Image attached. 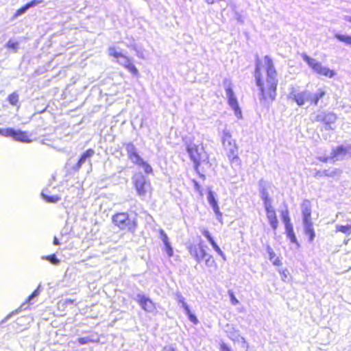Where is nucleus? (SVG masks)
I'll use <instances>...</instances> for the list:
<instances>
[{
	"instance_id": "1",
	"label": "nucleus",
	"mask_w": 351,
	"mask_h": 351,
	"mask_svg": "<svg viewBox=\"0 0 351 351\" xmlns=\"http://www.w3.org/2000/svg\"><path fill=\"white\" fill-rule=\"evenodd\" d=\"M264 64L265 80H263L261 73V61L258 59L256 62L254 77L260 90L259 100L261 102L267 103L275 99L278 80L274 62L268 56L264 57Z\"/></svg>"
},
{
	"instance_id": "2",
	"label": "nucleus",
	"mask_w": 351,
	"mask_h": 351,
	"mask_svg": "<svg viewBox=\"0 0 351 351\" xmlns=\"http://www.w3.org/2000/svg\"><path fill=\"white\" fill-rule=\"evenodd\" d=\"M186 152L189 154L196 170H197L199 165L208 163V157L202 145L190 143L186 145Z\"/></svg>"
},
{
	"instance_id": "3",
	"label": "nucleus",
	"mask_w": 351,
	"mask_h": 351,
	"mask_svg": "<svg viewBox=\"0 0 351 351\" xmlns=\"http://www.w3.org/2000/svg\"><path fill=\"white\" fill-rule=\"evenodd\" d=\"M113 223L121 230H128L134 233L136 229L137 223L136 218H130L127 213H119L112 217Z\"/></svg>"
},
{
	"instance_id": "4",
	"label": "nucleus",
	"mask_w": 351,
	"mask_h": 351,
	"mask_svg": "<svg viewBox=\"0 0 351 351\" xmlns=\"http://www.w3.org/2000/svg\"><path fill=\"white\" fill-rule=\"evenodd\" d=\"M301 56L302 60L307 63L308 66L311 68L315 73L329 78H332L336 75V72L334 70H331L328 67L322 65L321 62L309 57L306 53H302Z\"/></svg>"
},
{
	"instance_id": "5",
	"label": "nucleus",
	"mask_w": 351,
	"mask_h": 351,
	"mask_svg": "<svg viewBox=\"0 0 351 351\" xmlns=\"http://www.w3.org/2000/svg\"><path fill=\"white\" fill-rule=\"evenodd\" d=\"M108 53L110 56L113 57L116 59L117 63L125 67L129 72L132 73L134 75H138V71L136 67L133 64L131 60L116 50L114 47H110L108 49Z\"/></svg>"
},
{
	"instance_id": "6",
	"label": "nucleus",
	"mask_w": 351,
	"mask_h": 351,
	"mask_svg": "<svg viewBox=\"0 0 351 351\" xmlns=\"http://www.w3.org/2000/svg\"><path fill=\"white\" fill-rule=\"evenodd\" d=\"M224 88L226 90V95L228 98V101L229 106L234 110V114L238 119H241V110L239 107V104L237 99V97L234 95V93L232 90V84L226 81L223 83Z\"/></svg>"
},
{
	"instance_id": "7",
	"label": "nucleus",
	"mask_w": 351,
	"mask_h": 351,
	"mask_svg": "<svg viewBox=\"0 0 351 351\" xmlns=\"http://www.w3.org/2000/svg\"><path fill=\"white\" fill-rule=\"evenodd\" d=\"M337 119V116L333 112H321L313 117V121L324 124L325 130H334L332 124Z\"/></svg>"
},
{
	"instance_id": "8",
	"label": "nucleus",
	"mask_w": 351,
	"mask_h": 351,
	"mask_svg": "<svg viewBox=\"0 0 351 351\" xmlns=\"http://www.w3.org/2000/svg\"><path fill=\"white\" fill-rule=\"evenodd\" d=\"M310 91H298L295 87L290 88L288 98L293 100L299 106H303L306 102H309Z\"/></svg>"
},
{
	"instance_id": "9",
	"label": "nucleus",
	"mask_w": 351,
	"mask_h": 351,
	"mask_svg": "<svg viewBox=\"0 0 351 351\" xmlns=\"http://www.w3.org/2000/svg\"><path fill=\"white\" fill-rule=\"evenodd\" d=\"M132 180L138 195L144 197L149 186V184L146 182L145 177L141 173H137L133 176Z\"/></svg>"
},
{
	"instance_id": "10",
	"label": "nucleus",
	"mask_w": 351,
	"mask_h": 351,
	"mask_svg": "<svg viewBox=\"0 0 351 351\" xmlns=\"http://www.w3.org/2000/svg\"><path fill=\"white\" fill-rule=\"evenodd\" d=\"M190 254L195 258L197 263H201L204 261L208 254L206 251V245L199 242L197 245H189L188 247Z\"/></svg>"
},
{
	"instance_id": "11",
	"label": "nucleus",
	"mask_w": 351,
	"mask_h": 351,
	"mask_svg": "<svg viewBox=\"0 0 351 351\" xmlns=\"http://www.w3.org/2000/svg\"><path fill=\"white\" fill-rule=\"evenodd\" d=\"M351 156V145H339L333 149L330 153V158L333 161L341 160L346 156Z\"/></svg>"
},
{
	"instance_id": "12",
	"label": "nucleus",
	"mask_w": 351,
	"mask_h": 351,
	"mask_svg": "<svg viewBox=\"0 0 351 351\" xmlns=\"http://www.w3.org/2000/svg\"><path fill=\"white\" fill-rule=\"evenodd\" d=\"M135 300L138 302L144 311L148 313H152L156 310L154 303L145 295L138 293L137 294Z\"/></svg>"
},
{
	"instance_id": "13",
	"label": "nucleus",
	"mask_w": 351,
	"mask_h": 351,
	"mask_svg": "<svg viewBox=\"0 0 351 351\" xmlns=\"http://www.w3.org/2000/svg\"><path fill=\"white\" fill-rule=\"evenodd\" d=\"M302 224L305 234L309 237V241H313L315 237V233L313 228L311 214L302 217Z\"/></svg>"
},
{
	"instance_id": "14",
	"label": "nucleus",
	"mask_w": 351,
	"mask_h": 351,
	"mask_svg": "<svg viewBox=\"0 0 351 351\" xmlns=\"http://www.w3.org/2000/svg\"><path fill=\"white\" fill-rule=\"evenodd\" d=\"M222 143L225 149H228L229 152L237 151L235 142L232 139L230 132L227 130L223 131Z\"/></svg>"
},
{
	"instance_id": "15",
	"label": "nucleus",
	"mask_w": 351,
	"mask_h": 351,
	"mask_svg": "<svg viewBox=\"0 0 351 351\" xmlns=\"http://www.w3.org/2000/svg\"><path fill=\"white\" fill-rule=\"evenodd\" d=\"M14 141L22 143H31L30 135L27 132L12 128L10 136Z\"/></svg>"
},
{
	"instance_id": "16",
	"label": "nucleus",
	"mask_w": 351,
	"mask_h": 351,
	"mask_svg": "<svg viewBox=\"0 0 351 351\" xmlns=\"http://www.w3.org/2000/svg\"><path fill=\"white\" fill-rule=\"evenodd\" d=\"M125 149L128 158L134 163L141 158L137 152L136 148L132 143H128L125 145Z\"/></svg>"
},
{
	"instance_id": "17",
	"label": "nucleus",
	"mask_w": 351,
	"mask_h": 351,
	"mask_svg": "<svg viewBox=\"0 0 351 351\" xmlns=\"http://www.w3.org/2000/svg\"><path fill=\"white\" fill-rule=\"evenodd\" d=\"M226 332L228 337L234 342H242L245 343V339L240 335L239 331L235 329L232 326H227Z\"/></svg>"
},
{
	"instance_id": "18",
	"label": "nucleus",
	"mask_w": 351,
	"mask_h": 351,
	"mask_svg": "<svg viewBox=\"0 0 351 351\" xmlns=\"http://www.w3.org/2000/svg\"><path fill=\"white\" fill-rule=\"evenodd\" d=\"M95 151L92 149H87L80 157L78 162L75 166V169H79L81 168L83 164L86 162H88L90 166L91 167L90 158L94 155Z\"/></svg>"
},
{
	"instance_id": "19",
	"label": "nucleus",
	"mask_w": 351,
	"mask_h": 351,
	"mask_svg": "<svg viewBox=\"0 0 351 351\" xmlns=\"http://www.w3.org/2000/svg\"><path fill=\"white\" fill-rule=\"evenodd\" d=\"M325 94L326 92L322 88L318 89L317 91L314 93L310 92L309 102L315 106L317 105L319 100L322 98Z\"/></svg>"
},
{
	"instance_id": "20",
	"label": "nucleus",
	"mask_w": 351,
	"mask_h": 351,
	"mask_svg": "<svg viewBox=\"0 0 351 351\" xmlns=\"http://www.w3.org/2000/svg\"><path fill=\"white\" fill-rule=\"evenodd\" d=\"M267 218L271 227L274 230H276L278 225V221L277 219L276 211L270 212L269 213L267 214Z\"/></svg>"
},
{
	"instance_id": "21",
	"label": "nucleus",
	"mask_w": 351,
	"mask_h": 351,
	"mask_svg": "<svg viewBox=\"0 0 351 351\" xmlns=\"http://www.w3.org/2000/svg\"><path fill=\"white\" fill-rule=\"evenodd\" d=\"M302 216L308 215L311 214V204L308 199H305L301 204Z\"/></svg>"
},
{
	"instance_id": "22",
	"label": "nucleus",
	"mask_w": 351,
	"mask_h": 351,
	"mask_svg": "<svg viewBox=\"0 0 351 351\" xmlns=\"http://www.w3.org/2000/svg\"><path fill=\"white\" fill-rule=\"evenodd\" d=\"M267 251L269 254V260L274 265L280 266L282 265V262L278 257H276V254L270 246H267Z\"/></svg>"
},
{
	"instance_id": "23",
	"label": "nucleus",
	"mask_w": 351,
	"mask_h": 351,
	"mask_svg": "<svg viewBox=\"0 0 351 351\" xmlns=\"http://www.w3.org/2000/svg\"><path fill=\"white\" fill-rule=\"evenodd\" d=\"M342 171L339 169H326L322 171V175L326 177H339L341 176Z\"/></svg>"
},
{
	"instance_id": "24",
	"label": "nucleus",
	"mask_w": 351,
	"mask_h": 351,
	"mask_svg": "<svg viewBox=\"0 0 351 351\" xmlns=\"http://www.w3.org/2000/svg\"><path fill=\"white\" fill-rule=\"evenodd\" d=\"M134 164L141 167L144 171L146 173H152L153 169L152 167L147 162H145L142 158L139 159V160H137V162H134Z\"/></svg>"
},
{
	"instance_id": "25",
	"label": "nucleus",
	"mask_w": 351,
	"mask_h": 351,
	"mask_svg": "<svg viewBox=\"0 0 351 351\" xmlns=\"http://www.w3.org/2000/svg\"><path fill=\"white\" fill-rule=\"evenodd\" d=\"M264 183L265 182L263 180H261L260 183H259V185L261 188L260 193H261V199L263 201V204L265 202H271V199L269 197V194L268 191L266 190V189H265V187L263 185Z\"/></svg>"
},
{
	"instance_id": "26",
	"label": "nucleus",
	"mask_w": 351,
	"mask_h": 351,
	"mask_svg": "<svg viewBox=\"0 0 351 351\" xmlns=\"http://www.w3.org/2000/svg\"><path fill=\"white\" fill-rule=\"evenodd\" d=\"M47 191L46 190H44L42 193H41V195L42 197H43V199L47 202H49V203H56L58 202L60 199L61 197L58 195H48L47 193H46Z\"/></svg>"
},
{
	"instance_id": "27",
	"label": "nucleus",
	"mask_w": 351,
	"mask_h": 351,
	"mask_svg": "<svg viewBox=\"0 0 351 351\" xmlns=\"http://www.w3.org/2000/svg\"><path fill=\"white\" fill-rule=\"evenodd\" d=\"M335 228H336V230H335L336 232H340L345 234L347 236H349L351 234L350 227L349 224H348V225L337 224L335 226Z\"/></svg>"
},
{
	"instance_id": "28",
	"label": "nucleus",
	"mask_w": 351,
	"mask_h": 351,
	"mask_svg": "<svg viewBox=\"0 0 351 351\" xmlns=\"http://www.w3.org/2000/svg\"><path fill=\"white\" fill-rule=\"evenodd\" d=\"M228 156L232 165H240V159L237 154V151H234V152H229Z\"/></svg>"
},
{
	"instance_id": "29",
	"label": "nucleus",
	"mask_w": 351,
	"mask_h": 351,
	"mask_svg": "<svg viewBox=\"0 0 351 351\" xmlns=\"http://www.w3.org/2000/svg\"><path fill=\"white\" fill-rule=\"evenodd\" d=\"M335 38L339 41L343 42L347 45L351 46V36L335 34Z\"/></svg>"
},
{
	"instance_id": "30",
	"label": "nucleus",
	"mask_w": 351,
	"mask_h": 351,
	"mask_svg": "<svg viewBox=\"0 0 351 351\" xmlns=\"http://www.w3.org/2000/svg\"><path fill=\"white\" fill-rule=\"evenodd\" d=\"M176 300L179 304H181V306L184 308V311H189V306L187 303L185 302L184 298L181 295L180 293H176Z\"/></svg>"
},
{
	"instance_id": "31",
	"label": "nucleus",
	"mask_w": 351,
	"mask_h": 351,
	"mask_svg": "<svg viewBox=\"0 0 351 351\" xmlns=\"http://www.w3.org/2000/svg\"><path fill=\"white\" fill-rule=\"evenodd\" d=\"M39 287L40 286L27 298V301L21 304V308H25L26 304L39 295Z\"/></svg>"
},
{
	"instance_id": "32",
	"label": "nucleus",
	"mask_w": 351,
	"mask_h": 351,
	"mask_svg": "<svg viewBox=\"0 0 351 351\" xmlns=\"http://www.w3.org/2000/svg\"><path fill=\"white\" fill-rule=\"evenodd\" d=\"M207 199L208 202V204L211 207L215 206L217 204V201L216 200L214 193L212 191H209L208 193Z\"/></svg>"
},
{
	"instance_id": "33",
	"label": "nucleus",
	"mask_w": 351,
	"mask_h": 351,
	"mask_svg": "<svg viewBox=\"0 0 351 351\" xmlns=\"http://www.w3.org/2000/svg\"><path fill=\"white\" fill-rule=\"evenodd\" d=\"M215 251L223 259L226 260V256L223 251L221 250V248L219 247V245L216 243L215 241H212L211 243H210Z\"/></svg>"
},
{
	"instance_id": "34",
	"label": "nucleus",
	"mask_w": 351,
	"mask_h": 351,
	"mask_svg": "<svg viewBox=\"0 0 351 351\" xmlns=\"http://www.w3.org/2000/svg\"><path fill=\"white\" fill-rule=\"evenodd\" d=\"M19 44L18 42L10 40L8 42L6 47L8 49H12L13 51L16 52L19 49Z\"/></svg>"
},
{
	"instance_id": "35",
	"label": "nucleus",
	"mask_w": 351,
	"mask_h": 351,
	"mask_svg": "<svg viewBox=\"0 0 351 351\" xmlns=\"http://www.w3.org/2000/svg\"><path fill=\"white\" fill-rule=\"evenodd\" d=\"M78 342L81 345H84V344H87L90 342H97L99 341L98 339H91L90 337H80L77 339Z\"/></svg>"
},
{
	"instance_id": "36",
	"label": "nucleus",
	"mask_w": 351,
	"mask_h": 351,
	"mask_svg": "<svg viewBox=\"0 0 351 351\" xmlns=\"http://www.w3.org/2000/svg\"><path fill=\"white\" fill-rule=\"evenodd\" d=\"M8 101H9L10 104H12L13 106L16 105V104L19 101V95H18V94H16V93H12L8 97Z\"/></svg>"
},
{
	"instance_id": "37",
	"label": "nucleus",
	"mask_w": 351,
	"mask_h": 351,
	"mask_svg": "<svg viewBox=\"0 0 351 351\" xmlns=\"http://www.w3.org/2000/svg\"><path fill=\"white\" fill-rule=\"evenodd\" d=\"M185 311L186 314L187 315L189 319L191 322L193 323L194 324H197L198 323L197 318L193 313H191L190 308H189V311Z\"/></svg>"
},
{
	"instance_id": "38",
	"label": "nucleus",
	"mask_w": 351,
	"mask_h": 351,
	"mask_svg": "<svg viewBox=\"0 0 351 351\" xmlns=\"http://www.w3.org/2000/svg\"><path fill=\"white\" fill-rule=\"evenodd\" d=\"M159 233H160V239H161V241H162V243H164V245H166L167 243H169V237L167 235V234L165 233V232L162 230V229H160L159 230Z\"/></svg>"
},
{
	"instance_id": "39",
	"label": "nucleus",
	"mask_w": 351,
	"mask_h": 351,
	"mask_svg": "<svg viewBox=\"0 0 351 351\" xmlns=\"http://www.w3.org/2000/svg\"><path fill=\"white\" fill-rule=\"evenodd\" d=\"M204 261H205V264L207 267H213L216 265L215 260L210 254L207 255L206 257L204 258Z\"/></svg>"
},
{
	"instance_id": "40",
	"label": "nucleus",
	"mask_w": 351,
	"mask_h": 351,
	"mask_svg": "<svg viewBox=\"0 0 351 351\" xmlns=\"http://www.w3.org/2000/svg\"><path fill=\"white\" fill-rule=\"evenodd\" d=\"M43 259L49 261L53 265H58L60 263V261L57 258L55 254H51L47 256L43 257Z\"/></svg>"
},
{
	"instance_id": "41",
	"label": "nucleus",
	"mask_w": 351,
	"mask_h": 351,
	"mask_svg": "<svg viewBox=\"0 0 351 351\" xmlns=\"http://www.w3.org/2000/svg\"><path fill=\"white\" fill-rule=\"evenodd\" d=\"M282 217L285 226H287L288 224L291 225V219L289 216V213L287 210L282 213Z\"/></svg>"
},
{
	"instance_id": "42",
	"label": "nucleus",
	"mask_w": 351,
	"mask_h": 351,
	"mask_svg": "<svg viewBox=\"0 0 351 351\" xmlns=\"http://www.w3.org/2000/svg\"><path fill=\"white\" fill-rule=\"evenodd\" d=\"M165 245V251L166 252L168 257H171L173 255V250L171 245V243H167Z\"/></svg>"
},
{
	"instance_id": "43",
	"label": "nucleus",
	"mask_w": 351,
	"mask_h": 351,
	"mask_svg": "<svg viewBox=\"0 0 351 351\" xmlns=\"http://www.w3.org/2000/svg\"><path fill=\"white\" fill-rule=\"evenodd\" d=\"M263 204L266 210V214L275 211L274 207L272 206V201L269 202H265Z\"/></svg>"
},
{
	"instance_id": "44",
	"label": "nucleus",
	"mask_w": 351,
	"mask_h": 351,
	"mask_svg": "<svg viewBox=\"0 0 351 351\" xmlns=\"http://www.w3.org/2000/svg\"><path fill=\"white\" fill-rule=\"evenodd\" d=\"M11 130H12L11 128H0V134L3 136L10 137Z\"/></svg>"
},
{
	"instance_id": "45",
	"label": "nucleus",
	"mask_w": 351,
	"mask_h": 351,
	"mask_svg": "<svg viewBox=\"0 0 351 351\" xmlns=\"http://www.w3.org/2000/svg\"><path fill=\"white\" fill-rule=\"evenodd\" d=\"M202 233L204 235V237H205L208 239L209 243H211L212 241H214L213 238L212 237V236L210 235V234L208 230L203 229L202 230Z\"/></svg>"
},
{
	"instance_id": "46",
	"label": "nucleus",
	"mask_w": 351,
	"mask_h": 351,
	"mask_svg": "<svg viewBox=\"0 0 351 351\" xmlns=\"http://www.w3.org/2000/svg\"><path fill=\"white\" fill-rule=\"evenodd\" d=\"M43 2L42 0H32L30 2L27 3L26 7L29 9L30 8L34 7Z\"/></svg>"
},
{
	"instance_id": "47",
	"label": "nucleus",
	"mask_w": 351,
	"mask_h": 351,
	"mask_svg": "<svg viewBox=\"0 0 351 351\" xmlns=\"http://www.w3.org/2000/svg\"><path fill=\"white\" fill-rule=\"evenodd\" d=\"M285 230L288 237L293 234H295L292 224H288L287 226H285Z\"/></svg>"
},
{
	"instance_id": "48",
	"label": "nucleus",
	"mask_w": 351,
	"mask_h": 351,
	"mask_svg": "<svg viewBox=\"0 0 351 351\" xmlns=\"http://www.w3.org/2000/svg\"><path fill=\"white\" fill-rule=\"evenodd\" d=\"M229 295L232 304L237 305L239 303V301L236 298V297L234 296V293L232 291H229Z\"/></svg>"
},
{
	"instance_id": "49",
	"label": "nucleus",
	"mask_w": 351,
	"mask_h": 351,
	"mask_svg": "<svg viewBox=\"0 0 351 351\" xmlns=\"http://www.w3.org/2000/svg\"><path fill=\"white\" fill-rule=\"evenodd\" d=\"M28 10V8L26 7V5H25L24 6H23L22 8H21L20 9H19L16 14H15V16H19L21 14H23L24 13L26 12V11Z\"/></svg>"
},
{
	"instance_id": "50",
	"label": "nucleus",
	"mask_w": 351,
	"mask_h": 351,
	"mask_svg": "<svg viewBox=\"0 0 351 351\" xmlns=\"http://www.w3.org/2000/svg\"><path fill=\"white\" fill-rule=\"evenodd\" d=\"M318 159L323 162H327L328 161H329L330 160H332L331 158H330V155L329 156H319L318 158Z\"/></svg>"
},
{
	"instance_id": "51",
	"label": "nucleus",
	"mask_w": 351,
	"mask_h": 351,
	"mask_svg": "<svg viewBox=\"0 0 351 351\" xmlns=\"http://www.w3.org/2000/svg\"><path fill=\"white\" fill-rule=\"evenodd\" d=\"M291 242L293 243H295L297 245L298 247L300 246L299 243H298V241H297V239H296V237L295 234H293L290 237H288Z\"/></svg>"
},
{
	"instance_id": "52",
	"label": "nucleus",
	"mask_w": 351,
	"mask_h": 351,
	"mask_svg": "<svg viewBox=\"0 0 351 351\" xmlns=\"http://www.w3.org/2000/svg\"><path fill=\"white\" fill-rule=\"evenodd\" d=\"M221 351H231L229 346L228 345H226V343H222L221 345Z\"/></svg>"
},
{
	"instance_id": "53",
	"label": "nucleus",
	"mask_w": 351,
	"mask_h": 351,
	"mask_svg": "<svg viewBox=\"0 0 351 351\" xmlns=\"http://www.w3.org/2000/svg\"><path fill=\"white\" fill-rule=\"evenodd\" d=\"M215 215H216V217H217V220H218L220 223H222V213H221L220 211H219V213H215Z\"/></svg>"
},
{
	"instance_id": "54",
	"label": "nucleus",
	"mask_w": 351,
	"mask_h": 351,
	"mask_svg": "<svg viewBox=\"0 0 351 351\" xmlns=\"http://www.w3.org/2000/svg\"><path fill=\"white\" fill-rule=\"evenodd\" d=\"M287 270H283L282 271H280V274L282 275V280L285 281V279L287 278Z\"/></svg>"
},
{
	"instance_id": "55",
	"label": "nucleus",
	"mask_w": 351,
	"mask_h": 351,
	"mask_svg": "<svg viewBox=\"0 0 351 351\" xmlns=\"http://www.w3.org/2000/svg\"><path fill=\"white\" fill-rule=\"evenodd\" d=\"M163 350L164 351H176V349L173 346H165L163 348Z\"/></svg>"
},
{
	"instance_id": "56",
	"label": "nucleus",
	"mask_w": 351,
	"mask_h": 351,
	"mask_svg": "<svg viewBox=\"0 0 351 351\" xmlns=\"http://www.w3.org/2000/svg\"><path fill=\"white\" fill-rule=\"evenodd\" d=\"M213 211L215 213H219V207L218 206V204L212 207Z\"/></svg>"
},
{
	"instance_id": "57",
	"label": "nucleus",
	"mask_w": 351,
	"mask_h": 351,
	"mask_svg": "<svg viewBox=\"0 0 351 351\" xmlns=\"http://www.w3.org/2000/svg\"><path fill=\"white\" fill-rule=\"evenodd\" d=\"M53 243L54 245H60V242H59L58 239L56 237L53 239Z\"/></svg>"
},
{
	"instance_id": "58",
	"label": "nucleus",
	"mask_w": 351,
	"mask_h": 351,
	"mask_svg": "<svg viewBox=\"0 0 351 351\" xmlns=\"http://www.w3.org/2000/svg\"><path fill=\"white\" fill-rule=\"evenodd\" d=\"M13 313H14L12 312V313H10V314L6 316V317L5 318V319H4V320H3V322H5V321H6V320H8V319L11 317V316L12 315V314H13Z\"/></svg>"
},
{
	"instance_id": "59",
	"label": "nucleus",
	"mask_w": 351,
	"mask_h": 351,
	"mask_svg": "<svg viewBox=\"0 0 351 351\" xmlns=\"http://www.w3.org/2000/svg\"><path fill=\"white\" fill-rule=\"evenodd\" d=\"M345 20L351 23V16H345Z\"/></svg>"
},
{
	"instance_id": "60",
	"label": "nucleus",
	"mask_w": 351,
	"mask_h": 351,
	"mask_svg": "<svg viewBox=\"0 0 351 351\" xmlns=\"http://www.w3.org/2000/svg\"><path fill=\"white\" fill-rule=\"evenodd\" d=\"M206 1L208 3H213L215 0H206Z\"/></svg>"
},
{
	"instance_id": "61",
	"label": "nucleus",
	"mask_w": 351,
	"mask_h": 351,
	"mask_svg": "<svg viewBox=\"0 0 351 351\" xmlns=\"http://www.w3.org/2000/svg\"><path fill=\"white\" fill-rule=\"evenodd\" d=\"M317 174L320 176H324L323 175H322V171H318Z\"/></svg>"
}]
</instances>
